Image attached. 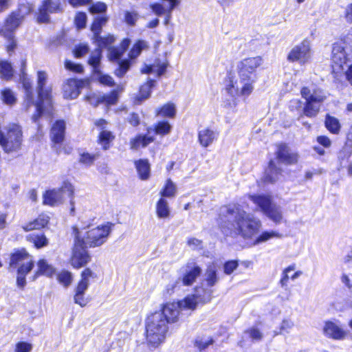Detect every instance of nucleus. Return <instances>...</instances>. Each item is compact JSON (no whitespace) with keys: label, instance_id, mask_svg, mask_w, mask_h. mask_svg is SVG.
<instances>
[{"label":"nucleus","instance_id":"38","mask_svg":"<svg viewBox=\"0 0 352 352\" xmlns=\"http://www.w3.org/2000/svg\"><path fill=\"white\" fill-rule=\"evenodd\" d=\"M283 236L282 234L276 230H264L261 232L254 240L253 245H258L267 241L276 238L280 239Z\"/></svg>","mask_w":352,"mask_h":352},{"label":"nucleus","instance_id":"16","mask_svg":"<svg viewBox=\"0 0 352 352\" xmlns=\"http://www.w3.org/2000/svg\"><path fill=\"white\" fill-rule=\"evenodd\" d=\"M283 168L277 166L274 160L270 159L264 168L261 181L265 185L274 184L283 176Z\"/></svg>","mask_w":352,"mask_h":352},{"label":"nucleus","instance_id":"3","mask_svg":"<svg viewBox=\"0 0 352 352\" xmlns=\"http://www.w3.org/2000/svg\"><path fill=\"white\" fill-rule=\"evenodd\" d=\"M168 324L155 311L147 315L145 318V340L147 348L142 352H151V347L157 348L166 338Z\"/></svg>","mask_w":352,"mask_h":352},{"label":"nucleus","instance_id":"25","mask_svg":"<svg viewBox=\"0 0 352 352\" xmlns=\"http://www.w3.org/2000/svg\"><path fill=\"white\" fill-rule=\"evenodd\" d=\"M63 195L61 188L46 190L43 195V204L54 207L63 203Z\"/></svg>","mask_w":352,"mask_h":352},{"label":"nucleus","instance_id":"35","mask_svg":"<svg viewBox=\"0 0 352 352\" xmlns=\"http://www.w3.org/2000/svg\"><path fill=\"white\" fill-rule=\"evenodd\" d=\"M155 213L159 219H168L170 217V209L166 199L160 197L155 204Z\"/></svg>","mask_w":352,"mask_h":352},{"label":"nucleus","instance_id":"61","mask_svg":"<svg viewBox=\"0 0 352 352\" xmlns=\"http://www.w3.org/2000/svg\"><path fill=\"white\" fill-rule=\"evenodd\" d=\"M126 122L133 127H138L140 124V118L138 113L131 112L126 118Z\"/></svg>","mask_w":352,"mask_h":352},{"label":"nucleus","instance_id":"46","mask_svg":"<svg viewBox=\"0 0 352 352\" xmlns=\"http://www.w3.org/2000/svg\"><path fill=\"white\" fill-rule=\"evenodd\" d=\"M205 280L207 286L209 287L214 286L218 282L219 277L217 275V270L214 266H209L207 267Z\"/></svg>","mask_w":352,"mask_h":352},{"label":"nucleus","instance_id":"44","mask_svg":"<svg viewBox=\"0 0 352 352\" xmlns=\"http://www.w3.org/2000/svg\"><path fill=\"white\" fill-rule=\"evenodd\" d=\"M56 279L59 284L67 288L72 283L74 277L70 271L63 270L56 274Z\"/></svg>","mask_w":352,"mask_h":352},{"label":"nucleus","instance_id":"43","mask_svg":"<svg viewBox=\"0 0 352 352\" xmlns=\"http://www.w3.org/2000/svg\"><path fill=\"white\" fill-rule=\"evenodd\" d=\"M147 47V44L144 40L138 39L135 41L128 53L129 58L132 60L136 59L141 54L142 50Z\"/></svg>","mask_w":352,"mask_h":352},{"label":"nucleus","instance_id":"49","mask_svg":"<svg viewBox=\"0 0 352 352\" xmlns=\"http://www.w3.org/2000/svg\"><path fill=\"white\" fill-rule=\"evenodd\" d=\"M1 100L3 103L8 104V105H12L14 104L16 101V98L12 92V91L10 88H4L1 91Z\"/></svg>","mask_w":352,"mask_h":352},{"label":"nucleus","instance_id":"7","mask_svg":"<svg viewBox=\"0 0 352 352\" xmlns=\"http://www.w3.org/2000/svg\"><path fill=\"white\" fill-rule=\"evenodd\" d=\"M301 97L305 100L302 107V116L309 118H316L320 111L322 104L327 99L322 89L316 87L313 90L309 87L303 86L300 91Z\"/></svg>","mask_w":352,"mask_h":352},{"label":"nucleus","instance_id":"57","mask_svg":"<svg viewBox=\"0 0 352 352\" xmlns=\"http://www.w3.org/2000/svg\"><path fill=\"white\" fill-rule=\"evenodd\" d=\"M252 341H261L263 339V333L256 327H250L245 330Z\"/></svg>","mask_w":352,"mask_h":352},{"label":"nucleus","instance_id":"45","mask_svg":"<svg viewBox=\"0 0 352 352\" xmlns=\"http://www.w3.org/2000/svg\"><path fill=\"white\" fill-rule=\"evenodd\" d=\"M98 157V153H91L87 151H84L79 154L78 162L80 164L89 167L94 164Z\"/></svg>","mask_w":352,"mask_h":352},{"label":"nucleus","instance_id":"53","mask_svg":"<svg viewBox=\"0 0 352 352\" xmlns=\"http://www.w3.org/2000/svg\"><path fill=\"white\" fill-rule=\"evenodd\" d=\"M64 66L67 70L75 74H82L84 72V68L81 64L75 63L68 59L64 61Z\"/></svg>","mask_w":352,"mask_h":352},{"label":"nucleus","instance_id":"56","mask_svg":"<svg viewBox=\"0 0 352 352\" xmlns=\"http://www.w3.org/2000/svg\"><path fill=\"white\" fill-rule=\"evenodd\" d=\"M138 14L135 11H125L124 14V21L129 26H134L138 19Z\"/></svg>","mask_w":352,"mask_h":352},{"label":"nucleus","instance_id":"28","mask_svg":"<svg viewBox=\"0 0 352 352\" xmlns=\"http://www.w3.org/2000/svg\"><path fill=\"white\" fill-rule=\"evenodd\" d=\"M218 135L219 133L217 131L206 127L198 131V142L202 147L207 148L217 139Z\"/></svg>","mask_w":352,"mask_h":352},{"label":"nucleus","instance_id":"14","mask_svg":"<svg viewBox=\"0 0 352 352\" xmlns=\"http://www.w3.org/2000/svg\"><path fill=\"white\" fill-rule=\"evenodd\" d=\"M275 147L274 155L278 163L285 166H293L298 163V153L293 151L287 143L280 142L276 144Z\"/></svg>","mask_w":352,"mask_h":352},{"label":"nucleus","instance_id":"34","mask_svg":"<svg viewBox=\"0 0 352 352\" xmlns=\"http://www.w3.org/2000/svg\"><path fill=\"white\" fill-rule=\"evenodd\" d=\"M324 125L327 130L333 135H338L341 131V124L340 120L329 113L324 116Z\"/></svg>","mask_w":352,"mask_h":352},{"label":"nucleus","instance_id":"9","mask_svg":"<svg viewBox=\"0 0 352 352\" xmlns=\"http://www.w3.org/2000/svg\"><path fill=\"white\" fill-rule=\"evenodd\" d=\"M98 278L96 272H94L89 267H85L80 273V279L74 288V302L78 305L80 307H85L89 302V297L86 296L85 292L87 290L90 280Z\"/></svg>","mask_w":352,"mask_h":352},{"label":"nucleus","instance_id":"59","mask_svg":"<svg viewBox=\"0 0 352 352\" xmlns=\"http://www.w3.org/2000/svg\"><path fill=\"white\" fill-rule=\"evenodd\" d=\"M36 111L33 113L32 119L33 122H36L43 116L44 112V105L42 104L41 101H36L35 102Z\"/></svg>","mask_w":352,"mask_h":352},{"label":"nucleus","instance_id":"63","mask_svg":"<svg viewBox=\"0 0 352 352\" xmlns=\"http://www.w3.org/2000/svg\"><path fill=\"white\" fill-rule=\"evenodd\" d=\"M152 11L157 16H162L164 14H168V6L165 8L163 5L159 3H155L151 5Z\"/></svg>","mask_w":352,"mask_h":352},{"label":"nucleus","instance_id":"18","mask_svg":"<svg viewBox=\"0 0 352 352\" xmlns=\"http://www.w3.org/2000/svg\"><path fill=\"white\" fill-rule=\"evenodd\" d=\"M322 332L327 338L334 340H344L347 336L346 331L331 320L324 322Z\"/></svg>","mask_w":352,"mask_h":352},{"label":"nucleus","instance_id":"51","mask_svg":"<svg viewBox=\"0 0 352 352\" xmlns=\"http://www.w3.org/2000/svg\"><path fill=\"white\" fill-rule=\"evenodd\" d=\"M38 91V100L41 101L42 104H44V102L46 101L49 103L52 102V88H42L41 89H37Z\"/></svg>","mask_w":352,"mask_h":352},{"label":"nucleus","instance_id":"41","mask_svg":"<svg viewBox=\"0 0 352 352\" xmlns=\"http://www.w3.org/2000/svg\"><path fill=\"white\" fill-rule=\"evenodd\" d=\"M26 239L27 241L33 243L34 248L36 249L44 248L49 243L47 238L43 233L29 234L27 236Z\"/></svg>","mask_w":352,"mask_h":352},{"label":"nucleus","instance_id":"12","mask_svg":"<svg viewBox=\"0 0 352 352\" xmlns=\"http://www.w3.org/2000/svg\"><path fill=\"white\" fill-rule=\"evenodd\" d=\"M63 12L60 0H42L38 7L36 21L38 24L50 23V14H58Z\"/></svg>","mask_w":352,"mask_h":352},{"label":"nucleus","instance_id":"54","mask_svg":"<svg viewBox=\"0 0 352 352\" xmlns=\"http://www.w3.org/2000/svg\"><path fill=\"white\" fill-rule=\"evenodd\" d=\"M87 17L84 12H78L74 18V24L78 30H81L85 28Z\"/></svg>","mask_w":352,"mask_h":352},{"label":"nucleus","instance_id":"64","mask_svg":"<svg viewBox=\"0 0 352 352\" xmlns=\"http://www.w3.org/2000/svg\"><path fill=\"white\" fill-rule=\"evenodd\" d=\"M213 343L214 340L212 338H210L208 340L206 341L196 339L194 342V345L199 349V351H201L206 349L208 346L212 344Z\"/></svg>","mask_w":352,"mask_h":352},{"label":"nucleus","instance_id":"27","mask_svg":"<svg viewBox=\"0 0 352 352\" xmlns=\"http://www.w3.org/2000/svg\"><path fill=\"white\" fill-rule=\"evenodd\" d=\"M155 86V80L148 78L142 84L138 89L137 96L134 98V103L135 104H140L144 100L150 98L152 90Z\"/></svg>","mask_w":352,"mask_h":352},{"label":"nucleus","instance_id":"37","mask_svg":"<svg viewBox=\"0 0 352 352\" xmlns=\"http://www.w3.org/2000/svg\"><path fill=\"white\" fill-rule=\"evenodd\" d=\"M108 16L106 15L96 16L94 18L90 25V30L93 33L92 38L101 34L102 27L108 21Z\"/></svg>","mask_w":352,"mask_h":352},{"label":"nucleus","instance_id":"26","mask_svg":"<svg viewBox=\"0 0 352 352\" xmlns=\"http://www.w3.org/2000/svg\"><path fill=\"white\" fill-rule=\"evenodd\" d=\"M172 125L167 120H162L155 122L151 126L146 128V131L152 135L165 137L172 131Z\"/></svg>","mask_w":352,"mask_h":352},{"label":"nucleus","instance_id":"60","mask_svg":"<svg viewBox=\"0 0 352 352\" xmlns=\"http://www.w3.org/2000/svg\"><path fill=\"white\" fill-rule=\"evenodd\" d=\"M32 349V344L20 341L17 342L15 345L14 352H30Z\"/></svg>","mask_w":352,"mask_h":352},{"label":"nucleus","instance_id":"21","mask_svg":"<svg viewBox=\"0 0 352 352\" xmlns=\"http://www.w3.org/2000/svg\"><path fill=\"white\" fill-rule=\"evenodd\" d=\"M27 67V59L23 58L20 60L19 65V80L22 84L23 88L25 91V94L30 100H32L33 92H32V84L30 79L28 78L26 74Z\"/></svg>","mask_w":352,"mask_h":352},{"label":"nucleus","instance_id":"52","mask_svg":"<svg viewBox=\"0 0 352 352\" xmlns=\"http://www.w3.org/2000/svg\"><path fill=\"white\" fill-rule=\"evenodd\" d=\"M295 267L296 266L294 264L290 265L287 266V267H285L282 272L281 277L279 280V285L282 287L285 288V289H287V285H288V282H289V276L288 274L291 271L294 270Z\"/></svg>","mask_w":352,"mask_h":352},{"label":"nucleus","instance_id":"15","mask_svg":"<svg viewBox=\"0 0 352 352\" xmlns=\"http://www.w3.org/2000/svg\"><path fill=\"white\" fill-rule=\"evenodd\" d=\"M168 325L178 324L181 310L176 301L166 302L160 305V309L155 311Z\"/></svg>","mask_w":352,"mask_h":352},{"label":"nucleus","instance_id":"23","mask_svg":"<svg viewBox=\"0 0 352 352\" xmlns=\"http://www.w3.org/2000/svg\"><path fill=\"white\" fill-rule=\"evenodd\" d=\"M130 44L131 39L125 37L120 41L119 45L109 47L107 55L108 59L111 62H118L129 48Z\"/></svg>","mask_w":352,"mask_h":352},{"label":"nucleus","instance_id":"55","mask_svg":"<svg viewBox=\"0 0 352 352\" xmlns=\"http://www.w3.org/2000/svg\"><path fill=\"white\" fill-rule=\"evenodd\" d=\"M238 260H228L223 263V272L226 275H230L239 267Z\"/></svg>","mask_w":352,"mask_h":352},{"label":"nucleus","instance_id":"47","mask_svg":"<svg viewBox=\"0 0 352 352\" xmlns=\"http://www.w3.org/2000/svg\"><path fill=\"white\" fill-rule=\"evenodd\" d=\"M118 67L116 69L114 74L118 78H122L128 72L132 65V60L124 58L120 60L118 62Z\"/></svg>","mask_w":352,"mask_h":352},{"label":"nucleus","instance_id":"31","mask_svg":"<svg viewBox=\"0 0 352 352\" xmlns=\"http://www.w3.org/2000/svg\"><path fill=\"white\" fill-rule=\"evenodd\" d=\"M116 140V135L111 131H100L98 135L96 142L98 145L101 146L103 151L110 149L113 144Z\"/></svg>","mask_w":352,"mask_h":352},{"label":"nucleus","instance_id":"58","mask_svg":"<svg viewBox=\"0 0 352 352\" xmlns=\"http://www.w3.org/2000/svg\"><path fill=\"white\" fill-rule=\"evenodd\" d=\"M88 10L91 14L104 13L107 10V6L104 2L98 1L91 4Z\"/></svg>","mask_w":352,"mask_h":352},{"label":"nucleus","instance_id":"50","mask_svg":"<svg viewBox=\"0 0 352 352\" xmlns=\"http://www.w3.org/2000/svg\"><path fill=\"white\" fill-rule=\"evenodd\" d=\"M89 51V47L87 44L80 43L74 46L72 50V54L74 58H81L85 56Z\"/></svg>","mask_w":352,"mask_h":352},{"label":"nucleus","instance_id":"4","mask_svg":"<svg viewBox=\"0 0 352 352\" xmlns=\"http://www.w3.org/2000/svg\"><path fill=\"white\" fill-rule=\"evenodd\" d=\"M8 267L11 270H16V285L23 289L26 285V276L34 267L32 256L25 248H14L10 254Z\"/></svg>","mask_w":352,"mask_h":352},{"label":"nucleus","instance_id":"13","mask_svg":"<svg viewBox=\"0 0 352 352\" xmlns=\"http://www.w3.org/2000/svg\"><path fill=\"white\" fill-rule=\"evenodd\" d=\"M311 54L310 41L308 38H305L292 48L287 54V60L290 63H298L302 65L309 62Z\"/></svg>","mask_w":352,"mask_h":352},{"label":"nucleus","instance_id":"62","mask_svg":"<svg viewBox=\"0 0 352 352\" xmlns=\"http://www.w3.org/2000/svg\"><path fill=\"white\" fill-rule=\"evenodd\" d=\"M59 188H61L62 190V195H63V192L65 190L68 192V196L69 198L74 197V187L69 180L63 181Z\"/></svg>","mask_w":352,"mask_h":352},{"label":"nucleus","instance_id":"2","mask_svg":"<svg viewBox=\"0 0 352 352\" xmlns=\"http://www.w3.org/2000/svg\"><path fill=\"white\" fill-rule=\"evenodd\" d=\"M34 11V5L23 3L17 8L10 12L3 19L2 23L3 38L6 40L4 50L9 56H12L19 46L16 31L23 25L25 17Z\"/></svg>","mask_w":352,"mask_h":352},{"label":"nucleus","instance_id":"39","mask_svg":"<svg viewBox=\"0 0 352 352\" xmlns=\"http://www.w3.org/2000/svg\"><path fill=\"white\" fill-rule=\"evenodd\" d=\"M177 187L175 183L168 178L166 180L164 185L162 188L160 195L162 198H173L177 195Z\"/></svg>","mask_w":352,"mask_h":352},{"label":"nucleus","instance_id":"40","mask_svg":"<svg viewBox=\"0 0 352 352\" xmlns=\"http://www.w3.org/2000/svg\"><path fill=\"white\" fill-rule=\"evenodd\" d=\"M93 41L98 45L97 48H108L115 42L116 37L111 34H107L104 36L100 34L92 38Z\"/></svg>","mask_w":352,"mask_h":352},{"label":"nucleus","instance_id":"32","mask_svg":"<svg viewBox=\"0 0 352 352\" xmlns=\"http://www.w3.org/2000/svg\"><path fill=\"white\" fill-rule=\"evenodd\" d=\"M177 111L175 105L168 102L155 109V116L161 118L173 119L176 116Z\"/></svg>","mask_w":352,"mask_h":352},{"label":"nucleus","instance_id":"5","mask_svg":"<svg viewBox=\"0 0 352 352\" xmlns=\"http://www.w3.org/2000/svg\"><path fill=\"white\" fill-rule=\"evenodd\" d=\"M115 223L111 221H106L97 226L89 228L83 235L77 226H72L71 228L73 237L78 236L83 240L84 243L89 248H95L104 244L110 236Z\"/></svg>","mask_w":352,"mask_h":352},{"label":"nucleus","instance_id":"10","mask_svg":"<svg viewBox=\"0 0 352 352\" xmlns=\"http://www.w3.org/2000/svg\"><path fill=\"white\" fill-rule=\"evenodd\" d=\"M73 238L74 243L68 262L73 269L79 270L86 267L91 261L92 256L88 250L89 248L82 239L78 236Z\"/></svg>","mask_w":352,"mask_h":352},{"label":"nucleus","instance_id":"29","mask_svg":"<svg viewBox=\"0 0 352 352\" xmlns=\"http://www.w3.org/2000/svg\"><path fill=\"white\" fill-rule=\"evenodd\" d=\"M186 267L188 270L179 278L178 281L180 280L184 286H191L201 274V269L197 265L192 267L187 265Z\"/></svg>","mask_w":352,"mask_h":352},{"label":"nucleus","instance_id":"33","mask_svg":"<svg viewBox=\"0 0 352 352\" xmlns=\"http://www.w3.org/2000/svg\"><path fill=\"white\" fill-rule=\"evenodd\" d=\"M122 90V87H118L117 89H111L107 94H102V104L107 109L116 105L119 101L120 95Z\"/></svg>","mask_w":352,"mask_h":352},{"label":"nucleus","instance_id":"1","mask_svg":"<svg viewBox=\"0 0 352 352\" xmlns=\"http://www.w3.org/2000/svg\"><path fill=\"white\" fill-rule=\"evenodd\" d=\"M263 58L261 56L245 57L237 63L236 73L241 88L230 72L224 78V89L231 97L248 98L254 90V85L258 78V72L263 69Z\"/></svg>","mask_w":352,"mask_h":352},{"label":"nucleus","instance_id":"36","mask_svg":"<svg viewBox=\"0 0 352 352\" xmlns=\"http://www.w3.org/2000/svg\"><path fill=\"white\" fill-rule=\"evenodd\" d=\"M14 70L12 63L8 60H0V78L10 81L14 77Z\"/></svg>","mask_w":352,"mask_h":352},{"label":"nucleus","instance_id":"11","mask_svg":"<svg viewBox=\"0 0 352 352\" xmlns=\"http://www.w3.org/2000/svg\"><path fill=\"white\" fill-rule=\"evenodd\" d=\"M249 199L256 204L260 210L276 224L280 223L283 214L278 207L272 202L269 195H250Z\"/></svg>","mask_w":352,"mask_h":352},{"label":"nucleus","instance_id":"30","mask_svg":"<svg viewBox=\"0 0 352 352\" xmlns=\"http://www.w3.org/2000/svg\"><path fill=\"white\" fill-rule=\"evenodd\" d=\"M138 177L140 180H148L151 177V164L147 158L138 159L134 161Z\"/></svg>","mask_w":352,"mask_h":352},{"label":"nucleus","instance_id":"20","mask_svg":"<svg viewBox=\"0 0 352 352\" xmlns=\"http://www.w3.org/2000/svg\"><path fill=\"white\" fill-rule=\"evenodd\" d=\"M50 217L45 212L40 213L36 218L23 224L21 228L24 232L41 230L47 227Z\"/></svg>","mask_w":352,"mask_h":352},{"label":"nucleus","instance_id":"19","mask_svg":"<svg viewBox=\"0 0 352 352\" xmlns=\"http://www.w3.org/2000/svg\"><path fill=\"white\" fill-rule=\"evenodd\" d=\"M155 137L148 131L145 133H138L129 140V148L132 151H138L147 147L154 142Z\"/></svg>","mask_w":352,"mask_h":352},{"label":"nucleus","instance_id":"8","mask_svg":"<svg viewBox=\"0 0 352 352\" xmlns=\"http://www.w3.org/2000/svg\"><path fill=\"white\" fill-rule=\"evenodd\" d=\"M234 222L236 234L245 240L252 239L262 228L260 219L249 216L245 211L235 216Z\"/></svg>","mask_w":352,"mask_h":352},{"label":"nucleus","instance_id":"6","mask_svg":"<svg viewBox=\"0 0 352 352\" xmlns=\"http://www.w3.org/2000/svg\"><path fill=\"white\" fill-rule=\"evenodd\" d=\"M352 45L348 35H342L332 44L331 54V72L334 76L344 73V67L350 61Z\"/></svg>","mask_w":352,"mask_h":352},{"label":"nucleus","instance_id":"24","mask_svg":"<svg viewBox=\"0 0 352 352\" xmlns=\"http://www.w3.org/2000/svg\"><path fill=\"white\" fill-rule=\"evenodd\" d=\"M37 269L34 271L32 280H36L41 276L48 278H52L56 274V268L51 264H49L45 258H40L36 262Z\"/></svg>","mask_w":352,"mask_h":352},{"label":"nucleus","instance_id":"17","mask_svg":"<svg viewBox=\"0 0 352 352\" xmlns=\"http://www.w3.org/2000/svg\"><path fill=\"white\" fill-rule=\"evenodd\" d=\"M85 79L75 78H67L63 85V94L65 99L76 98L80 94L81 89L85 85Z\"/></svg>","mask_w":352,"mask_h":352},{"label":"nucleus","instance_id":"48","mask_svg":"<svg viewBox=\"0 0 352 352\" xmlns=\"http://www.w3.org/2000/svg\"><path fill=\"white\" fill-rule=\"evenodd\" d=\"M102 51L100 48H96L93 53L89 56L87 63L95 69H97L100 65Z\"/></svg>","mask_w":352,"mask_h":352},{"label":"nucleus","instance_id":"22","mask_svg":"<svg viewBox=\"0 0 352 352\" xmlns=\"http://www.w3.org/2000/svg\"><path fill=\"white\" fill-rule=\"evenodd\" d=\"M65 122L63 120H56L50 129V140L54 144H60L65 138Z\"/></svg>","mask_w":352,"mask_h":352},{"label":"nucleus","instance_id":"42","mask_svg":"<svg viewBox=\"0 0 352 352\" xmlns=\"http://www.w3.org/2000/svg\"><path fill=\"white\" fill-rule=\"evenodd\" d=\"M197 297L195 295H188L183 299L177 300L176 302L179 307L180 310L183 309L194 311L197 307Z\"/></svg>","mask_w":352,"mask_h":352}]
</instances>
